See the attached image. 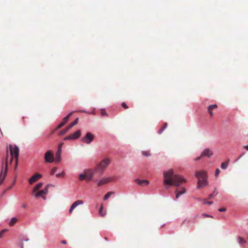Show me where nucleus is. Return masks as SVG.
Listing matches in <instances>:
<instances>
[{
  "label": "nucleus",
  "mask_w": 248,
  "mask_h": 248,
  "mask_svg": "<svg viewBox=\"0 0 248 248\" xmlns=\"http://www.w3.org/2000/svg\"><path fill=\"white\" fill-rule=\"evenodd\" d=\"M143 181H144V184L145 185H148L149 184L150 182L148 180H143Z\"/></svg>",
  "instance_id": "a18cd8bd"
},
{
  "label": "nucleus",
  "mask_w": 248,
  "mask_h": 248,
  "mask_svg": "<svg viewBox=\"0 0 248 248\" xmlns=\"http://www.w3.org/2000/svg\"><path fill=\"white\" fill-rule=\"evenodd\" d=\"M69 130V129H68V127H67L66 128H65L64 129L62 130H61V131H60L59 132V135H62L64 134H65L66 132H67V131Z\"/></svg>",
  "instance_id": "cd10ccee"
},
{
  "label": "nucleus",
  "mask_w": 248,
  "mask_h": 248,
  "mask_svg": "<svg viewBox=\"0 0 248 248\" xmlns=\"http://www.w3.org/2000/svg\"><path fill=\"white\" fill-rule=\"evenodd\" d=\"M65 174V173L64 171H62V173H57L56 176L57 177H60L61 176H63Z\"/></svg>",
  "instance_id": "c9c22d12"
},
{
  "label": "nucleus",
  "mask_w": 248,
  "mask_h": 248,
  "mask_svg": "<svg viewBox=\"0 0 248 248\" xmlns=\"http://www.w3.org/2000/svg\"><path fill=\"white\" fill-rule=\"evenodd\" d=\"M83 203V202L81 200H78L75 202L71 205L69 212L70 214L72 213L73 210L75 209L78 205L82 204Z\"/></svg>",
  "instance_id": "2eb2a0df"
},
{
  "label": "nucleus",
  "mask_w": 248,
  "mask_h": 248,
  "mask_svg": "<svg viewBox=\"0 0 248 248\" xmlns=\"http://www.w3.org/2000/svg\"><path fill=\"white\" fill-rule=\"evenodd\" d=\"M17 219L16 217H12L10 222H9V225L11 226H12L14 225V224L17 221Z\"/></svg>",
  "instance_id": "5701e85b"
},
{
  "label": "nucleus",
  "mask_w": 248,
  "mask_h": 248,
  "mask_svg": "<svg viewBox=\"0 0 248 248\" xmlns=\"http://www.w3.org/2000/svg\"><path fill=\"white\" fill-rule=\"evenodd\" d=\"M122 106L124 108H125V109H126V108H128V106L126 104V103H125V102H123V103H122Z\"/></svg>",
  "instance_id": "a19ab883"
},
{
  "label": "nucleus",
  "mask_w": 248,
  "mask_h": 248,
  "mask_svg": "<svg viewBox=\"0 0 248 248\" xmlns=\"http://www.w3.org/2000/svg\"><path fill=\"white\" fill-rule=\"evenodd\" d=\"M103 206L102 205L99 210V214L101 217H104L106 215V213L103 212Z\"/></svg>",
  "instance_id": "a878e982"
},
{
  "label": "nucleus",
  "mask_w": 248,
  "mask_h": 248,
  "mask_svg": "<svg viewBox=\"0 0 248 248\" xmlns=\"http://www.w3.org/2000/svg\"><path fill=\"white\" fill-rule=\"evenodd\" d=\"M110 162V160L108 158L103 159L95 167V170H99L100 174L102 175L105 169L108 166Z\"/></svg>",
  "instance_id": "39448f33"
},
{
  "label": "nucleus",
  "mask_w": 248,
  "mask_h": 248,
  "mask_svg": "<svg viewBox=\"0 0 248 248\" xmlns=\"http://www.w3.org/2000/svg\"><path fill=\"white\" fill-rule=\"evenodd\" d=\"M167 124L164 123L163 127H162L160 130L158 131V133L159 134H161L163 131L167 128Z\"/></svg>",
  "instance_id": "393cba45"
},
{
  "label": "nucleus",
  "mask_w": 248,
  "mask_h": 248,
  "mask_svg": "<svg viewBox=\"0 0 248 248\" xmlns=\"http://www.w3.org/2000/svg\"><path fill=\"white\" fill-rule=\"evenodd\" d=\"M8 155H7L5 162L2 161L0 172V186L3 183L8 171Z\"/></svg>",
  "instance_id": "20e7f679"
},
{
  "label": "nucleus",
  "mask_w": 248,
  "mask_h": 248,
  "mask_svg": "<svg viewBox=\"0 0 248 248\" xmlns=\"http://www.w3.org/2000/svg\"><path fill=\"white\" fill-rule=\"evenodd\" d=\"M163 177V183L166 189H169L171 186H179L181 183L186 182L184 178L178 174H174L172 169L164 171Z\"/></svg>",
  "instance_id": "f257e3e1"
},
{
  "label": "nucleus",
  "mask_w": 248,
  "mask_h": 248,
  "mask_svg": "<svg viewBox=\"0 0 248 248\" xmlns=\"http://www.w3.org/2000/svg\"><path fill=\"white\" fill-rule=\"evenodd\" d=\"M141 154L145 156H150L151 155V154L149 152H146V151H141Z\"/></svg>",
  "instance_id": "c85d7f7f"
},
{
  "label": "nucleus",
  "mask_w": 248,
  "mask_h": 248,
  "mask_svg": "<svg viewBox=\"0 0 248 248\" xmlns=\"http://www.w3.org/2000/svg\"><path fill=\"white\" fill-rule=\"evenodd\" d=\"M96 170H95V168L93 170L91 169L85 170L84 171V173H86L87 178L86 180L88 181H92L93 180V177L95 172Z\"/></svg>",
  "instance_id": "9d476101"
},
{
  "label": "nucleus",
  "mask_w": 248,
  "mask_h": 248,
  "mask_svg": "<svg viewBox=\"0 0 248 248\" xmlns=\"http://www.w3.org/2000/svg\"><path fill=\"white\" fill-rule=\"evenodd\" d=\"M87 178V175L86 173H79L78 175V179L80 181H82L83 180L86 179Z\"/></svg>",
  "instance_id": "412c9836"
},
{
  "label": "nucleus",
  "mask_w": 248,
  "mask_h": 248,
  "mask_svg": "<svg viewBox=\"0 0 248 248\" xmlns=\"http://www.w3.org/2000/svg\"><path fill=\"white\" fill-rule=\"evenodd\" d=\"M202 157V155H201L200 156H198V157L195 158L194 159V160L195 161H198L200 160Z\"/></svg>",
  "instance_id": "c03bdc74"
},
{
  "label": "nucleus",
  "mask_w": 248,
  "mask_h": 248,
  "mask_svg": "<svg viewBox=\"0 0 248 248\" xmlns=\"http://www.w3.org/2000/svg\"><path fill=\"white\" fill-rule=\"evenodd\" d=\"M202 216L204 217H213V216H211V215H209L207 214H203Z\"/></svg>",
  "instance_id": "49530a36"
},
{
  "label": "nucleus",
  "mask_w": 248,
  "mask_h": 248,
  "mask_svg": "<svg viewBox=\"0 0 248 248\" xmlns=\"http://www.w3.org/2000/svg\"><path fill=\"white\" fill-rule=\"evenodd\" d=\"M41 195H42V194H40V192L39 191L37 193L34 194V197H35L36 198H38V197H40Z\"/></svg>",
  "instance_id": "4c0bfd02"
},
{
  "label": "nucleus",
  "mask_w": 248,
  "mask_h": 248,
  "mask_svg": "<svg viewBox=\"0 0 248 248\" xmlns=\"http://www.w3.org/2000/svg\"><path fill=\"white\" fill-rule=\"evenodd\" d=\"M201 155L202 157L206 156L210 158L213 155V154L209 148H205L201 153Z\"/></svg>",
  "instance_id": "4468645a"
},
{
  "label": "nucleus",
  "mask_w": 248,
  "mask_h": 248,
  "mask_svg": "<svg viewBox=\"0 0 248 248\" xmlns=\"http://www.w3.org/2000/svg\"><path fill=\"white\" fill-rule=\"evenodd\" d=\"M42 198H43L44 200H46V197H45V196H43V197H42Z\"/></svg>",
  "instance_id": "13d9d810"
},
{
  "label": "nucleus",
  "mask_w": 248,
  "mask_h": 248,
  "mask_svg": "<svg viewBox=\"0 0 248 248\" xmlns=\"http://www.w3.org/2000/svg\"><path fill=\"white\" fill-rule=\"evenodd\" d=\"M242 156V155H240V156L239 157V158H240V157H241Z\"/></svg>",
  "instance_id": "bf43d9fd"
},
{
  "label": "nucleus",
  "mask_w": 248,
  "mask_h": 248,
  "mask_svg": "<svg viewBox=\"0 0 248 248\" xmlns=\"http://www.w3.org/2000/svg\"><path fill=\"white\" fill-rule=\"evenodd\" d=\"M237 242L240 245H243L246 243V241L241 236L237 237Z\"/></svg>",
  "instance_id": "4be33fe9"
},
{
  "label": "nucleus",
  "mask_w": 248,
  "mask_h": 248,
  "mask_svg": "<svg viewBox=\"0 0 248 248\" xmlns=\"http://www.w3.org/2000/svg\"><path fill=\"white\" fill-rule=\"evenodd\" d=\"M226 208H220L218 209V211L219 212H223L226 211Z\"/></svg>",
  "instance_id": "37998d69"
},
{
  "label": "nucleus",
  "mask_w": 248,
  "mask_h": 248,
  "mask_svg": "<svg viewBox=\"0 0 248 248\" xmlns=\"http://www.w3.org/2000/svg\"><path fill=\"white\" fill-rule=\"evenodd\" d=\"M94 135L91 132H87L85 136L82 138L81 140L87 144H90L93 140Z\"/></svg>",
  "instance_id": "0eeeda50"
},
{
  "label": "nucleus",
  "mask_w": 248,
  "mask_h": 248,
  "mask_svg": "<svg viewBox=\"0 0 248 248\" xmlns=\"http://www.w3.org/2000/svg\"><path fill=\"white\" fill-rule=\"evenodd\" d=\"M19 246L20 248H24V244H23V240H20Z\"/></svg>",
  "instance_id": "e433bc0d"
},
{
  "label": "nucleus",
  "mask_w": 248,
  "mask_h": 248,
  "mask_svg": "<svg viewBox=\"0 0 248 248\" xmlns=\"http://www.w3.org/2000/svg\"><path fill=\"white\" fill-rule=\"evenodd\" d=\"M63 144L62 142H61L58 145V150L56 153L55 162L56 163H59L61 161V153Z\"/></svg>",
  "instance_id": "6e6552de"
},
{
  "label": "nucleus",
  "mask_w": 248,
  "mask_h": 248,
  "mask_svg": "<svg viewBox=\"0 0 248 248\" xmlns=\"http://www.w3.org/2000/svg\"><path fill=\"white\" fill-rule=\"evenodd\" d=\"M9 149L10 151L11 155V163L13 160V158L15 157L16 159V164H15V169H16L18 165V160L19 156V150L17 146L16 145H14L13 146L12 145H9Z\"/></svg>",
  "instance_id": "7ed1b4c3"
},
{
  "label": "nucleus",
  "mask_w": 248,
  "mask_h": 248,
  "mask_svg": "<svg viewBox=\"0 0 248 248\" xmlns=\"http://www.w3.org/2000/svg\"><path fill=\"white\" fill-rule=\"evenodd\" d=\"M74 111H72L67 115H66L63 119L62 121L57 126L56 129H58L62 127L65 125L66 123L69 120L70 117L74 112Z\"/></svg>",
  "instance_id": "9b49d317"
},
{
  "label": "nucleus",
  "mask_w": 248,
  "mask_h": 248,
  "mask_svg": "<svg viewBox=\"0 0 248 248\" xmlns=\"http://www.w3.org/2000/svg\"><path fill=\"white\" fill-rule=\"evenodd\" d=\"M101 111V115L102 116H108V113L106 112V110L104 108H102L100 109Z\"/></svg>",
  "instance_id": "7c9ffc66"
},
{
  "label": "nucleus",
  "mask_w": 248,
  "mask_h": 248,
  "mask_svg": "<svg viewBox=\"0 0 248 248\" xmlns=\"http://www.w3.org/2000/svg\"><path fill=\"white\" fill-rule=\"evenodd\" d=\"M15 182L14 181V183H13V184L11 186H10L7 188V189L8 190L11 189L13 187V186L15 185Z\"/></svg>",
  "instance_id": "09e8293b"
},
{
  "label": "nucleus",
  "mask_w": 248,
  "mask_h": 248,
  "mask_svg": "<svg viewBox=\"0 0 248 248\" xmlns=\"http://www.w3.org/2000/svg\"><path fill=\"white\" fill-rule=\"evenodd\" d=\"M8 190L7 189H5V190H4V191L3 192V193H2V195L1 196H3L4 195V194L6 192V191Z\"/></svg>",
  "instance_id": "864d4df0"
},
{
  "label": "nucleus",
  "mask_w": 248,
  "mask_h": 248,
  "mask_svg": "<svg viewBox=\"0 0 248 248\" xmlns=\"http://www.w3.org/2000/svg\"><path fill=\"white\" fill-rule=\"evenodd\" d=\"M114 179H115L114 178H103L102 179H101V180H100L99 181L97 179L94 180V181L97 183L98 186H101L102 185L107 183L109 181H110L111 180H114Z\"/></svg>",
  "instance_id": "f8f14e48"
},
{
  "label": "nucleus",
  "mask_w": 248,
  "mask_h": 248,
  "mask_svg": "<svg viewBox=\"0 0 248 248\" xmlns=\"http://www.w3.org/2000/svg\"><path fill=\"white\" fill-rule=\"evenodd\" d=\"M42 177V175L39 173H36L32 175L29 179V183L31 185L32 183L36 182L38 179Z\"/></svg>",
  "instance_id": "ddd939ff"
},
{
  "label": "nucleus",
  "mask_w": 248,
  "mask_h": 248,
  "mask_svg": "<svg viewBox=\"0 0 248 248\" xmlns=\"http://www.w3.org/2000/svg\"><path fill=\"white\" fill-rule=\"evenodd\" d=\"M95 108H93V111H92L91 112H90L89 113L91 114H93V115H95Z\"/></svg>",
  "instance_id": "de8ad7c7"
},
{
  "label": "nucleus",
  "mask_w": 248,
  "mask_h": 248,
  "mask_svg": "<svg viewBox=\"0 0 248 248\" xmlns=\"http://www.w3.org/2000/svg\"><path fill=\"white\" fill-rule=\"evenodd\" d=\"M114 194L113 192H108L104 197V200H107L112 195Z\"/></svg>",
  "instance_id": "b1692460"
},
{
  "label": "nucleus",
  "mask_w": 248,
  "mask_h": 248,
  "mask_svg": "<svg viewBox=\"0 0 248 248\" xmlns=\"http://www.w3.org/2000/svg\"><path fill=\"white\" fill-rule=\"evenodd\" d=\"M41 195H42V194H40V192L39 191L37 193L34 194V197H35L36 198H38V197H40Z\"/></svg>",
  "instance_id": "58836bf2"
},
{
  "label": "nucleus",
  "mask_w": 248,
  "mask_h": 248,
  "mask_svg": "<svg viewBox=\"0 0 248 248\" xmlns=\"http://www.w3.org/2000/svg\"><path fill=\"white\" fill-rule=\"evenodd\" d=\"M79 111L81 112H84V113H89L87 111L85 110H81Z\"/></svg>",
  "instance_id": "603ef678"
},
{
  "label": "nucleus",
  "mask_w": 248,
  "mask_h": 248,
  "mask_svg": "<svg viewBox=\"0 0 248 248\" xmlns=\"http://www.w3.org/2000/svg\"><path fill=\"white\" fill-rule=\"evenodd\" d=\"M203 201H204V204H212L213 203V202H211V201H206L205 199H204Z\"/></svg>",
  "instance_id": "ea45409f"
},
{
  "label": "nucleus",
  "mask_w": 248,
  "mask_h": 248,
  "mask_svg": "<svg viewBox=\"0 0 248 248\" xmlns=\"http://www.w3.org/2000/svg\"><path fill=\"white\" fill-rule=\"evenodd\" d=\"M81 135V131L80 130H77L73 134L66 136L64 138V140H72L78 139Z\"/></svg>",
  "instance_id": "1a4fd4ad"
},
{
  "label": "nucleus",
  "mask_w": 248,
  "mask_h": 248,
  "mask_svg": "<svg viewBox=\"0 0 248 248\" xmlns=\"http://www.w3.org/2000/svg\"><path fill=\"white\" fill-rule=\"evenodd\" d=\"M217 107V105L216 104L211 105L208 107L207 109L209 110H212L213 109L216 108Z\"/></svg>",
  "instance_id": "2f4dec72"
},
{
  "label": "nucleus",
  "mask_w": 248,
  "mask_h": 248,
  "mask_svg": "<svg viewBox=\"0 0 248 248\" xmlns=\"http://www.w3.org/2000/svg\"><path fill=\"white\" fill-rule=\"evenodd\" d=\"M50 186H54L52 184H47L43 189L39 190V191L40 192V194H41L42 195L47 194L48 191L49 187Z\"/></svg>",
  "instance_id": "dca6fc26"
},
{
  "label": "nucleus",
  "mask_w": 248,
  "mask_h": 248,
  "mask_svg": "<svg viewBox=\"0 0 248 248\" xmlns=\"http://www.w3.org/2000/svg\"><path fill=\"white\" fill-rule=\"evenodd\" d=\"M43 185V183L40 182L38 183L32 189V193H35L38 189L40 188Z\"/></svg>",
  "instance_id": "f3484780"
},
{
  "label": "nucleus",
  "mask_w": 248,
  "mask_h": 248,
  "mask_svg": "<svg viewBox=\"0 0 248 248\" xmlns=\"http://www.w3.org/2000/svg\"><path fill=\"white\" fill-rule=\"evenodd\" d=\"M134 181L140 186H142L144 184L143 180H140L139 179H136L134 180Z\"/></svg>",
  "instance_id": "bb28decb"
},
{
  "label": "nucleus",
  "mask_w": 248,
  "mask_h": 248,
  "mask_svg": "<svg viewBox=\"0 0 248 248\" xmlns=\"http://www.w3.org/2000/svg\"><path fill=\"white\" fill-rule=\"evenodd\" d=\"M57 170V168L56 167H54L53 168H52L50 171V174L53 175L54 173Z\"/></svg>",
  "instance_id": "72a5a7b5"
},
{
  "label": "nucleus",
  "mask_w": 248,
  "mask_h": 248,
  "mask_svg": "<svg viewBox=\"0 0 248 248\" xmlns=\"http://www.w3.org/2000/svg\"><path fill=\"white\" fill-rule=\"evenodd\" d=\"M22 207L24 208H26L27 207V205L25 203L22 204Z\"/></svg>",
  "instance_id": "6e6d98bb"
},
{
  "label": "nucleus",
  "mask_w": 248,
  "mask_h": 248,
  "mask_svg": "<svg viewBox=\"0 0 248 248\" xmlns=\"http://www.w3.org/2000/svg\"><path fill=\"white\" fill-rule=\"evenodd\" d=\"M229 161V160H228L226 162L222 163L220 166L221 168L223 170L226 169L228 166Z\"/></svg>",
  "instance_id": "a211bd4d"
},
{
  "label": "nucleus",
  "mask_w": 248,
  "mask_h": 248,
  "mask_svg": "<svg viewBox=\"0 0 248 248\" xmlns=\"http://www.w3.org/2000/svg\"><path fill=\"white\" fill-rule=\"evenodd\" d=\"M208 111L209 113L210 114V116H212L213 113V112H212V110L208 109Z\"/></svg>",
  "instance_id": "8fccbe9b"
},
{
  "label": "nucleus",
  "mask_w": 248,
  "mask_h": 248,
  "mask_svg": "<svg viewBox=\"0 0 248 248\" xmlns=\"http://www.w3.org/2000/svg\"><path fill=\"white\" fill-rule=\"evenodd\" d=\"M182 193V195L186 192V189L185 187H182L177 188L175 190V192Z\"/></svg>",
  "instance_id": "6ab92c4d"
},
{
  "label": "nucleus",
  "mask_w": 248,
  "mask_h": 248,
  "mask_svg": "<svg viewBox=\"0 0 248 248\" xmlns=\"http://www.w3.org/2000/svg\"><path fill=\"white\" fill-rule=\"evenodd\" d=\"M175 193L176 194V199H178L182 195V193L175 192Z\"/></svg>",
  "instance_id": "79ce46f5"
},
{
  "label": "nucleus",
  "mask_w": 248,
  "mask_h": 248,
  "mask_svg": "<svg viewBox=\"0 0 248 248\" xmlns=\"http://www.w3.org/2000/svg\"><path fill=\"white\" fill-rule=\"evenodd\" d=\"M20 240H23V241H24L25 242H28L29 241V239L28 238H25L24 239H20Z\"/></svg>",
  "instance_id": "3c124183"
},
{
  "label": "nucleus",
  "mask_w": 248,
  "mask_h": 248,
  "mask_svg": "<svg viewBox=\"0 0 248 248\" xmlns=\"http://www.w3.org/2000/svg\"><path fill=\"white\" fill-rule=\"evenodd\" d=\"M78 122V118H76L72 123H71L67 127L68 129L71 128L73 126L76 125Z\"/></svg>",
  "instance_id": "aec40b11"
},
{
  "label": "nucleus",
  "mask_w": 248,
  "mask_h": 248,
  "mask_svg": "<svg viewBox=\"0 0 248 248\" xmlns=\"http://www.w3.org/2000/svg\"><path fill=\"white\" fill-rule=\"evenodd\" d=\"M45 162L46 163H52L55 161L54 157V154L51 150H48L45 154L44 156Z\"/></svg>",
  "instance_id": "423d86ee"
},
{
  "label": "nucleus",
  "mask_w": 248,
  "mask_h": 248,
  "mask_svg": "<svg viewBox=\"0 0 248 248\" xmlns=\"http://www.w3.org/2000/svg\"><path fill=\"white\" fill-rule=\"evenodd\" d=\"M217 192H216V190H215L214 192H213V193H212L209 195L208 199H212V198L216 196L217 195Z\"/></svg>",
  "instance_id": "c756f323"
},
{
  "label": "nucleus",
  "mask_w": 248,
  "mask_h": 248,
  "mask_svg": "<svg viewBox=\"0 0 248 248\" xmlns=\"http://www.w3.org/2000/svg\"><path fill=\"white\" fill-rule=\"evenodd\" d=\"M8 230L7 229H3L0 232V238H2L3 237V234L5 232H7Z\"/></svg>",
  "instance_id": "473e14b6"
},
{
  "label": "nucleus",
  "mask_w": 248,
  "mask_h": 248,
  "mask_svg": "<svg viewBox=\"0 0 248 248\" xmlns=\"http://www.w3.org/2000/svg\"><path fill=\"white\" fill-rule=\"evenodd\" d=\"M195 176L199 179L198 181V188H201L203 186L208 185L206 180L207 175L205 171L203 170L198 171L195 173Z\"/></svg>",
  "instance_id": "f03ea898"
},
{
  "label": "nucleus",
  "mask_w": 248,
  "mask_h": 248,
  "mask_svg": "<svg viewBox=\"0 0 248 248\" xmlns=\"http://www.w3.org/2000/svg\"><path fill=\"white\" fill-rule=\"evenodd\" d=\"M62 244H66L67 243V242H66V240H62Z\"/></svg>",
  "instance_id": "5fc2aeb1"
},
{
  "label": "nucleus",
  "mask_w": 248,
  "mask_h": 248,
  "mask_svg": "<svg viewBox=\"0 0 248 248\" xmlns=\"http://www.w3.org/2000/svg\"><path fill=\"white\" fill-rule=\"evenodd\" d=\"M244 148L246 150L248 151V145L245 146Z\"/></svg>",
  "instance_id": "4d7b16f0"
},
{
  "label": "nucleus",
  "mask_w": 248,
  "mask_h": 248,
  "mask_svg": "<svg viewBox=\"0 0 248 248\" xmlns=\"http://www.w3.org/2000/svg\"><path fill=\"white\" fill-rule=\"evenodd\" d=\"M220 172V170H219V169H217L215 170V177H217Z\"/></svg>",
  "instance_id": "f704fd0d"
}]
</instances>
